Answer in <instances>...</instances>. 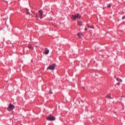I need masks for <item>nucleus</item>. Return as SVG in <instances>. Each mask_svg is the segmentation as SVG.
I'll list each match as a JSON object with an SVG mask.
<instances>
[{
    "mask_svg": "<svg viewBox=\"0 0 125 125\" xmlns=\"http://www.w3.org/2000/svg\"><path fill=\"white\" fill-rule=\"evenodd\" d=\"M120 100H122V98L120 99Z\"/></svg>",
    "mask_w": 125,
    "mask_h": 125,
    "instance_id": "obj_23",
    "label": "nucleus"
},
{
    "mask_svg": "<svg viewBox=\"0 0 125 125\" xmlns=\"http://www.w3.org/2000/svg\"><path fill=\"white\" fill-rule=\"evenodd\" d=\"M106 98H109V99H113L112 97H111V94H108L107 96H106Z\"/></svg>",
    "mask_w": 125,
    "mask_h": 125,
    "instance_id": "obj_6",
    "label": "nucleus"
},
{
    "mask_svg": "<svg viewBox=\"0 0 125 125\" xmlns=\"http://www.w3.org/2000/svg\"><path fill=\"white\" fill-rule=\"evenodd\" d=\"M117 81H118V82H123V80H122V79H120L119 78H117Z\"/></svg>",
    "mask_w": 125,
    "mask_h": 125,
    "instance_id": "obj_11",
    "label": "nucleus"
},
{
    "mask_svg": "<svg viewBox=\"0 0 125 125\" xmlns=\"http://www.w3.org/2000/svg\"><path fill=\"white\" fill-rule=\"evenodd\" d=\"M47 121H55V117L52 116L51 114H50L47 117Z\"/></svg>",
    "mask_w": 125,
    "mask_h": 125,
    "instance_id": "obj_2",
    "label": "nucleus"
},
{
    "mask_svg": "<svg viewBox=\"0 0 125 125\" xmlns=\"http://www.w3.org/2000/svg\"><path fill=\"white\" fill-rule=\"evenodd\" d=\"M115 79H116V75L114 76Z\"/></svg>",
    "mask_w": 125,
    "mask_h": 125,
    "instance_id": "obj_22",
    "label": "nucleus"
},
{
    "mask_svg": "<svg viewBox=\"0 0 125 125\" xmlns=\"http://www.w3.org/2000/svg\"><path fill=\"white\" fill-rule=\"evenodd\" d=\"M56 66V64L55 63H53L51 65H49L47 68V70H55Z\"/></svg>",
    "mask_w": 125,
    "mask_h": 125,
    "instance_id": "obj_1",
    "label": "nucleus"
},
{
    "mask_svg": "<svg viewBox=\"0 0 125 125\" xmlns=\"http://www.w3.org/2000/svg\"><path fill=\"white\" fill-rule=\"evenodd\" d=\"M30 16H31V17H32L33 16H32V15H30Z\"/></svg>",
    "mask_w": 125,
    "mask_h": 125,
    "instance_id": "obj_21",
    "label": "nucleus"
},
{
    "mask_svg": "<svg viewBox=\"0 0 125 125\" xmlns=\"http://www.w3.org/2000/svg\"><path fill=\"white\" fill-rule=\"evenodd\" d=\"M87 26L88 27V28H89L90 29H94V26H90V25H89V24H87Z\"/></svg>",
    "mask_w": 125,
    "mask_h": 125,
    "instance_id": "obj_8",
    "label": "nucleus"
},
{
    "mask_svg": "<svg viewBox=\"0 0 125 125\" xmlns=\"http://www.w3.org/2000/svg\"><path fill=\"white\" fill-rule=\"evenodd\" d=\"M49 53V50H45V54L47 55Z\"/></svg>",
    "mask_w": 125,
    "mask_h": 125,
    "instance_id": "obj_9",
    "label": "nucleus"
},
{
    "mask_svg": "<svg viewBox=\"0 0 125 125\" xmlns=\"http://www.w3.org/2000/svg\"><path fill=\"white\" fill-rule=\"evenodd\" d=\"M28 48H29V49H34V48L31 45L28 46Z\"/></svg>",
    "mask_w": 125,
    "mask_h": 125,
    "instance_id": "obj_10",
    "label": "nucleus"
},
{
    "mask_svg": "<svg viewBox=\"0 0 125 125\" xmlns=\"http://www.w3.org/2000/svg\"><path fill=\"white\" fill-rule=\"evenodd\" d=\"M84 31H87V28H85Z\"/></svg>",
    "mask_w": 125,
    "mask_h": 125,
    "instance_id": "obj_19",
    "label": "nucleus"
},
{
    "mask_svg": "<svg viewBox=\"0 0 125 125\" xmlns=\"http://www.w3.org/2000/svg\"><path fill=\"white\" fill-rule=\"evenodd\" d=\"M39 17H40L41 19H42V14H43L42 11V10H39Z\"/></svg>",
    "mask_w": 125,
    "mask_h": 125,
    "instance_id": "obj_5",
    "label": "nucleus"
},
{
    "mask_svg": "<svg viewBox=\"0 0 125 125\" xmlns=\"http://www.w3.org/2000/svg\"><path fill=\"white\" fill-rule=\"evenodd\" d=\"M117 84L118 85H120V84H121V83H117Z\"/></svg>",
    "mask_w": 125,
    "mask_h": 125,
    "instance_id": "obj_17",
    "label": "nucleus"
},
{
    "mask_svg": "<svg viewBox=\"0 0 125 125\" xmlns=\"http://www.w3.org/2000/svg\"><path fill=\"white\" fill-rule=\"evenodd\" d=\"M83 21H78V25L79 26H83Z\"/></svg>",
    "mask_w": 125,
    "mask_h": 125,
    "instance_id": "obj_7",
    "label": "nucleus"
},
{
    "mask_svg": "<svg viewBox=\"0 0 125 125\" xmlns=\"http://www.w3.org/2000/svg\"><path fill=\"white\" fill-rule=\"evenodd\" d=\"M32 12L33 14H35V11H32Z\"/></svg>",
    "mask_w": 125,
    "mask_h": 125,
    "instance_id": "obj_18",
    "label": "nucleus"
},
{
    "mask_svg": "<svg viewBox=\"0 0 125 125\" xmlns=\"http://www.w3.org/2000/svg\"><path fill=\"white\" fill-rule=\"evenodd\" d=\"M15 108L14 105L13 104H10V105H9V107H7V110H8V111H12V110Z\"/></svg>",
    "mask_w": 125,
    "mask_h": 125,
    "instance_id": "obj_4",
    "label": "nucleus"
},
{
    "mask_svg": "<svg viewBox=\"0 0 125 125\" xmlns=\"http://www.w3.org/2000/svg\"><path fill=\"white\" fill-rule=\"evenodd\" d=\"M111 6H112V5H111V4H109L108 5H107V7H108V8H110Z\"/></svg>",
    "mask_w": 125,
    "mask_h": 125,
    "instance_id": "obj_13",
    "label": "nucleus"
},
{
    "mask_svg": "<svg viewBox=\"0 0 125 125\" xmlns=\"http://www.w3.org/2000/svg\"><path fill=\"white\" fill-rule=\"evenodd\" d=\"M81 17H82V16L81 15H80V14H77L75 16H71L72 19H73L74 20H75V19H77V18H78V19H80V18H81Z\"/></svg>",
    "mask_w": 125,
    "mask_h": 125,
    "instance_id": "obj_3",
    "label": "nucleus"
},
{
    "mask_svg": "<svg viewBox=\"0 0 125 125\" xmlns=\"http://www.w3.org/2000/svg\"><path fill=\"white\" fill-rule=\"evenodd\" d=\"M78 37H79V38H81V34H78Z\"/></svg>",
    "mask_w": 125,
    "mask_h": 125,
    "instance_id": "obj_15",
    "label": "nucleus"
},
{
    "mask_svg": "<svg viewBox=\"0 0 125 125\" xmlns=\"http://www.w3.org/2000/svg\"><path fill=\"white\" fill-rule=\"evenodd\" d=\"M35 17L36 18H39V15H38V13L35 14Z\"/></svg>",
    "mask_w": 125,
    "mask_h": 125,
    "instance_id": "obj_12",
    "label": "nucleus"
},
{
    "mask_svg": "<svg viewBox=\"0 0 125 125\" xmlns=\"http://www.w3.org/2000/svg\"><path fill=\"white\" fill-rule=\"evenodd\" d=\"M26 14H30V13H29V10H28V9H27Z\"/></svg>",
    "mask_w": 125,
    "mask_h": 125,
    "instance_id": "obj_14",
    "label": "nucleus"
},
{
    "mask_svg": "<svg viewBox=\"0 0 125 125\" xmlns=\"http://www.w3.org/2000/svg\"><path fill=\"white\" fill-rule=\"evenodd\" d=\"M83 89H85V88H84V87H83Z\"/></svg>",
    "mask_w": 125,
    "mask_h": 125,
    "instance_id": "obj_20",
    "label": "nucleus"
},
{
    "mask_svg": "<svg viewBox=\"0 0 125 125\" xmlns=\"http://www.w3.org/2000/svg\"><path fill=\"white\" fill-rule=\"evenodd\" d=\"M125 16H124L122 17V20H124V19H125Z\"/></svg>",
    "mask_w": 125,
    "mask_h": 125,
    "instance_id": "obj_16",
    "label": "nucleus"
}]
</instances>
